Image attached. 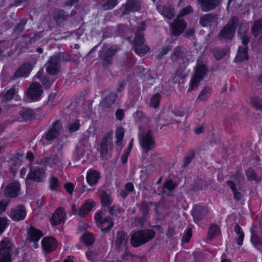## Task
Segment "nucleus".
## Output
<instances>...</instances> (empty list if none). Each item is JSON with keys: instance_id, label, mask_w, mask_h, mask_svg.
<instances>
[{"instance_id": "f257e3e1", "label": "nucleus", "mask_w": 262, "mask_h": 262, "mask_svg": "<svg viewBox=\"0 0 262 262\" xmlns=\"http://www.w3.org/2000/svg\"><path fill=\"white\" fill-rule=\"evenodd\" d=\"M101 209L98 211L95 215V219L99 224L98 226L103 233L108 232L114 225L113 218L110 216H106V210L112 205L113 199L110 195L103 191L100 195Z\"/></svg>"}, {"instance_id": "f03ea898", "label": "nucleus", "mask_w": 262, "mask_h": 262, "mask_svg": "<svg viewBox=\"0 0 262 262\" xmlns=\"http://www.w3.org/2000/svg\"><path fill=\"white\" fill-rule=\"evenodd\" d=\"M152 229L138 231L133 233L130 237V243L134 247H138L150 241L155 236Z\"/></svg>"}, {"instance_id": "7ed1b4c3", "label": "nucleus", "mask_w": 262, "mask_h": 262, "mask_svg": "<svg viewBox=\"0 0 262 262\" xmlns=\"http://www.w3.org/2000/svg\"><path fill=\"white\" fill-rule=\"evenodd\" d=\"M238 22V19L236 16H233L230 19L219 34L220 40L231 39L234 36Z\"/></svg>"}, {"instance_id": "20e7f679", "label": "nucleus", "mask_w": 262, "mask_h": 262, "mask_svg": "<svg viewBox=\"0 0 262 262\" xmlns=\"http://www.w3.org/2000/svg\"><path fill=\"white\" fill-rule=\"evenodd\" d=\"M13 245L8 238L0 242V262H12Z\"/></svg>"}, {"instance_id": "39448f33", "label": "nucleus", "mask_w": 262, "mask_h": 262, "mask_svg": "<svg viewBox=\"0 0 262 262\" xmlns=\"http://www.w3.org/2000/svg\"><path fill=\"white\" fill-rule=\"evenodd\" d=\"M113 132L107 133L102 138L100 143V154L103 159L107 160L111 157L110 149L112 143Z\"/></svg>"}, {"instance_id": "423d86ee", "label": "nucleus", "mask_w": 262, "mask_h": 262, "mask_svg": "<svg viewBox=\"0 0 262 262\" xmlns=\"http://www.w3.org/2000/svg\"><path fill=\"white\" fill-rule=\"evenodd\" d=\"M207 68L204 64H200L196 69L195 73L192 77L188 91L196 89L201 81L203 80L206 74Z\"/></svg>"}, {"instance_id": "0eeeda50", "label": "nucleus", "mask_w": 262, "mask_h": 262, "mask_svg": "<svg viewBox=\"0 0 262 262\" xmlns=\"http://www.w3.org/2000/svg\"><path fill=\"white\" fill-rule=\"evenodd\" d=\"M60 55L61 54H54L51 56L46 63V71L50 75H57L60 69Z\"/></svg>"}, {"instance_id": "6e6552de", "label": "nucleus", "mask_w": 262, "mask_h": 262, "mask_svg": "<svg viewBox=\"0 0 262 262\" xmlns=\"http://www.w3.org/2000/svg\"><path fill=\"white\" fill-rule=\"evenodd\" d=\"M120 50L118 45L112 46L100 56L102 60V64L104 67H108L113 62L114 57Z\"/></svg>"}, {"instance_id": "1a4fd4ad", "label": "nucleus", "mask_w": 262, "mask_h": 262, "mask_svg": "<svg viewBox=\"0 0 262 262\" xmlns=\"http://www.w3.org/2000/svg\"><path fill=\"white\" fill-rule=\"evenodd\" d=\"M142 2L141 0H127L125 5H122L123 10V15H128L131 12H138L141 9Z\"/></svg>"}, {"instance_id": "9d476101", "label": "nucleus", "mask_w": 262, "mask_h": 262, "mask_svg": "<svg viewBox=\"0 0 262 262\" xmlns=\"http://www.w3.org/2000/svg\"><path fill=\"white\" fill-rule=\"evenodd\" d=\"M140 143L142 148L146 152L154 148L155 142L150 130H148L145 135H143Z\"/></svg>"}, {"instance_id": "9b49d317", "label": "nucleus", "mask_w": 262, "mask_h": 262, "mask_svg": "<svg viewBox=\"0 0 262 262\" xmlns=\"http://www.w3.org/2000/svg\"><path fill=\"white\" fill-rule=\"evenodd\" d=\"M63 126L59 121H56L52 124L50 128L47 132L45 138L47 141H52L58 137Z\"/></svg>"}, {"instance_id": "f8f14e48", "label": "nucleus", "mask_w": 262, "mask_h": 262, "mask_svg": "<svg viewBox=\"0 0 262 262\" xmlns=\"http://www.w3.org/2000/svg\"><path fill=\"white\" fill-rule=\"evenodd\" d=\"M45 178V170L39 166L31 168L27 175V179L37 182H42Z\"/></svg>"}, {"instance_id": "ddd939ff", "label": "nucleus", "mask_w": 262, "mask_h": 262, "mask_svg": "<svg viewBox=\"0 0 262 262\" xmlns=\"http://www.w3.org/2000/svg\"><path fill=\"white\" fill-rule=\"evenodd\" d=\"M20 185L17 182L9 183L4 188L3 192L6 197L15 198L19 194Z\"/></svg>"}, {"instance_id": "4468645a", "label": "nucleus", "mask_w": 262, "mask_h": 262, "mask_svg": "<svg viewBox=\"0 0 262 262\" xmlns=\"http://www.w3.org/2000/svg\"><path fill=\"white\" fill-rule=\"evenodd\" d=\"M33 69V66L30 62H26L23 63L15 72L12 78L27 77Z\"/></svg>"}, {"instance_id": "2eb2a0df", "label": "nucleus", "mask_w": 262, "mask_h": 262, "mask_svg": "<svg viewBox=\"0 0 262 262\" xmlns=\"http://www.w3.org/2000/svg\"><path fill=\"white\" fill-rule=\"evenodd\" d=\"M26 216V209L23 205H20L12 208L10 211V216L15 221L23 220Z\"/></svg>"}, {"instance_id": "dca6fc26", "label": "nucleus", "mask_w": 262, "mask_h": 262, "mask_svg": "<svg viewBox=\"0 0 262 262\" xmlns=\"http://www.w3.org/2000/svg\"><path fill=\"white\" fill-rule=\"evenodd\" d=\"M128 240V236L126 233L123 231H118L115 242V245L117 249L120 251L125 248Z\"/></svg>"}, {"instance_id": "f3484780", "label": "nucleus", "mask_w": 262, "mask_h": 262, "mask_svg": "<svg viewBox=\"0 0 262 262\" xmlns=\"http://www.w3.org/2000/svg\"><path fill=\"white\" fill-rule=\"evenodd\" d=\"M187 24L183 19L177 17L171 24L172 34L175 36L180 35L186 28Z\"/></svg>"}, {"instance_id": "a211bd4d", "label": "nucleus", "mask_w": 262, "mask_h": 262, "mask_svg": "<svg viewBox=\"0 0 262 262\" xmlns=\"http://www.w3.org/2000/svg\"><path fill=\"white\" fill-rule=\"evenodd\" d=\"M43 250L47 252L54 251L57 247V242L53 237H46L41 241Z\"/></svg>"}, {"instance_id": "6ab92c4d", "label": "nucleus", "mask_w": 262, "mask_h": 262, "mask_svg": "<svg viewBox=\"0 0 262 262\" xmlns=\"http://www.w3.org/2000/svg\"><path fill=\"white\" fill-rule=\"evenodd\" d=\"M203 12H208L215 9L219 4L220 0H196Z\"/></svg>"}, {"instance_id": "aec40b11", "label": "nucleus", "mask_w": 262, "mask_h": 262, "mask_svg": "<svg viewBox=\"0 0 262 262\" xmlns=\"http://www.w3.org/2000/svg\"><path fill=\"white\" fill-rule=\"evenodd\" d=\"M66 213L61 208L56 209L50 218V222L53 226L60 224L66 218Z\"/></svg>"}, {"instance_id": "412c9836", "label": "nucleus", "mask_w": 262, "mask_h": 262, "mask_svg": "<svg viewBox=\"0 0 262 262\" xmlns=\"http://www.w3.org/2000/svg\"><path fill=\"white\" fill-rule=\"evenodd\" d=\"M28 94L31 99L37 100L42 94V90L41 85L36 82L33 83L29 88Z\"/></svg>"}, {"instance_id": "4be33fe9", "label": "nucleus", "mask_w": 262, "mask_h": 262, "mask_svg": "<svg viewBox=\"0 0 262 262\" xmlns=\"http://www.w3.org/2000/svg\"><path fill=\"white\" fill-rule=\"evenodd\" d=\"M117 97V94L115 92L111 93L102 99L100 103V106L104 110L111 108L115 102Z\"/></svg>"}, {"instance_id": "5701e85b", "label": "nucleus", "mask_w": 262, "mask_h": 262, "mask_svg": "<svg viewBox=\"0 0 262 262\" xmlns=\"http://www.w3.org/2000/svg\"><path fill=\"white\" fill-rule=\"evenodd\" d=\"M208 212V209L207 207L196 205L192 211V215L195 222H199L201 221L204 216Z\"/></svg>"}, {"instance_id": "b1692460", "label": "nucleus", "mask_w": 262, "mask_h": 262, "mask_svg": "<svg viewBox=\"0 0 262 262\" xmlns=\"http://www.w3.org/2000/svg\"><path fill=\"white\" fill-rule=\"evenodd\" d=\"M217 19V15L214 13H208L203 15L199 19V23L202 27L211 26L212 23Z\"/></svg>"}, {"instance_id": "393cba45", "label": "nucleus", "mask_w": 262, "mask_h": 262, "mask_svg": "<svg viewBox=\"0 0 262 262\" xmlns=\"http://www.w3.org/2000/svg\"><path fill=\"white\" fill-rule=\"evenodd\" d=\"M96 205L95 201L88 200L77 210H74V213L80 217H83L88 214Z\"/></svg>"}, {"instance_id": "a878e982", "label": "nucleus", "mask_w": 262, "mask_h": 262, "mask_svg": "<svg viewBox=\"0 0 262 262\" xmlns=\"http://www.w3.org/2000/svg\"><path fill=\"white\" fill-rule=\"evenodd\" d=\"M27 240L29 242H38L43 235L41 231L33 226L27 229Z\"/></svg>"}, {"instance_id": "bb28decb", "label": "nucleus", "mask_w": 262, "mask_h": 262, "mask_svg": "<svg viewBox=\"0 0 262 262\" xmlns=\"http://www.w3.org/2000/svg\"><path fill=\"white\" fill-rule=\"evenodd\" d=\"M69 16V14L61 9L55 10L53 14V17L58 26L63 24L68 19Z\"/></svg>"}, {"instance_id": "cd10ccee", "label": "nucleus", "mask_w": 262, "mask_h": 262, "mask_svg": "<svg viewBox=\"0 0 262 262\" xmlns=\"http://www.w3.org/2000/svg\"><path fill=\"white\" fill-rule=\"evenodd\" d=\"M212 92V90L209 86H205L200 91L198 97L195 100L196 103H199L201 102L206 101L210 97Z\"/></svg>"}, {"instance_id": "c85d7f7f", "label": "nucleus", "mask_w": 262, "mask_h": 262, "mask_svg": "<svg viewBox=\"0 0 262 262\" xmlns=\"http://www.w3.org/2000/svg\"><path fill=\"white\" fill-rule=\"evenodd\" d=\"M100 173L95 170H89L86 174V181L90 185L96 184L100 179Z\"/></svg>"}, {"instance_id": "c756f323", "label": "nucleus", "mask_w": 262, "mask_h": 262, "mask_svg": "<svg viewBox=\"0 0 262 262\" xmlns=\"http://www.w3.org/2000/svg\"><path fill=\"white\" fill-rule=\"evenodd\" d=\"M186 57V52L182 47H176L171 55V59L173 62H177L179 59H183Z\"/></svg>"}, {"instance_id": "7c9ffc66", "label": "nucleus", "mask_w": 262, "mask_h": 262, "mask_svg": "<svg viewBox=\"0 0 262 262\" xmlns=\"http://www.w3.org/2000/svg\"><path fill=\"white\" fill-rule=\"evenodd\" d=\"M248 47L239 46L238 49L237 54L235 57V61L241 62L248 59Z\"/></svg>"}, {"instance_id": "2f4dec72", "label": "nucleus", "mask_w": 262, "mask_h": 262, "mask_svg": "<svg viewBox=\"0 0 262 262\" xmlns=\"http://www.w3.org/2000/svg\"><path fill=\"white\" fill-rule=\"evenodd\" d=\"M106 211H107L111 215L117 217H119L121 214L124 212V209L116 204L112 205Z\"/></svg>"}, {"instance_id": "473e14b6", "label": "nucleus", "mask_w": 262, "mask_h": 262, "mask_svg": "<svg viewBox=\"0 0 262 262\" xmlns=\"http://www.w3.org/2000/svg\"><path fill=\"white\" fill-rule=\"evenodd\" d=\"M19 115L24 121L32 120L35 117L33 111L29 108H23L19 111Z\"/></svg>"}, {"instance_id": "72a5a7b5", "label": "nucleus", "mask_w": 262, "mask_h": 262, "mask_svg": "<svg viewBox=\"0 0 262 262\" xmlns=\"http://www.w3.org/2000/svg\"><path fill=\"white\" fill-rule=\"evenodd\" d=\"M262 31V18L255 20L251 27V32L255 37H257Z\"/></svg>"}, {"instance_id": "f704fd0d", "label": "nucleus", "mask_w": 262, "mask_h": 262, "mask_svg": "<svg viewBox=\"0 0 262 262\" xmlns=\"http://www.w3.org/2000/svg\"><path fill=\"white\" fill-rule=\"evenodd\" d=\"M34 78L40 79L42 84L47 86H49L53 83V81L49 80L47 76H43V70H40L34 77Z\"/></svg>"}, {"instance_id": "c9c22d12", "label": "nucleus", "mask_w": 262, "mask_h": 262, "mask_svg": "<svg viewBox=\"0 0 262 262\" xmlns=\"http://www.w3.org/2000/svg\"><path fill=\"white\" fill-rule=\"evenodd\" d=\"M234 231L238 235L236 238V244L241 246L244 239V233L239 226L236 224L234 228Z\"/></svg>"}, {"instance_id": "e433bc0d", "label": "nucleus", "mask_w": 262, "mask_h": 262, "mask_svg": "<svg viewBox=\"0 0 262 262\" xmlns=\"http://www.w3.org/2000/svg\"><path fill=\"white\" fill-rule=\"evenodd\" d=\"M161 13L163 16L169 19L174 16V9L170 6H163Z\"/></svg>"}, {"instance_id": "4c0bfd02", "label": "nucleus", "mask_w": 262, "mask_h": 262, "mask_svg": "<svg viewBox=\"0 0 262 262\" xmlns=\"http://www.w3.org/2000/svg\"><path fill=\"white\" fill-rule=\"evenodd\" d=\"M228 52L227 49L224 48H215L213 49V56L217 60H221L224 58Z\"/></svg>"}, {"instance_id": "58836bf2", "label": "nucleus", "mask_w": 262, "mask_h": 262, "mask_svg": "<svg viewBox=\"0 0 262 262\" xmlns=\"http://www.w3.org/2000/svg\"><path fill=\"white\" fill-rule=\"evenodd\" d=\"M227 183L233 193L234 199L236 201H239L240 200H241L242 194L241 192H238L237 190L236 185L234 184V183L231 181H228L227 182Z\"/></svg>"}, {"instance_id": "ea45409f", "label": "nucleus", "mask_w": 262, "mask_h": 262, "mask_svg": "<svg viewBox=\"0 0 262 262\" xmlns=\"http://www.w3.org/2000/svg\"><path fill=\"white\" fill-rule=\"evenodd\" d=\"M149 47L147 45L134 46V51L136 54L142 56L146 54L149 51Z\"/></svg>"}, {"instance_id": "a19ab883", "label": "nucleus", "mask_w": 262, "mask_h": 262, "mask_svg": "<svg viewBox=\"0 0 262 262\" xmlns=\"http://www.w3.org/2000/svg\"><path fill=\"white\" fill-rule=\"evenodd\" d=\"M220 233V229L216 225H212L209 228L208 236L210 240H212L214 237Z\"/></svg>"}, {"instance_id": "79ce46f5", "label": "nucleus", "mask_w": 262, "mask_h": 262, "mask_svg": "<svg viewBox=\"0 0 262 262\" xmlns=\"http://www.w3.org/2000/svg\"><path fill=\"white\" fill-rule=\"evenodd\" d=\"M124 135V130L123 128L121 126H119L117 128L116 132V136L117 138L116 143L117 146L121 145Z\"/></svg>"}, {"instance_id": "37998d69", "label": "nucleus", "mask_w": 262, "mask_h": 262, "mask_svg": "<svg viewBox=\"0 0 262 262\" xmlns=\"http://www.w3.org/2000/svg\"><path fill=\"white\" fill-rule=\"evenodd\" d=\"M23 156L21 155L17 154L14 156L11 159V162L12 163L10 166V169L13 171L14 167H18L20 165L21 163Z\"/></svg>"}, {"instance_id": "c03bdc74", "label": "nucleus", "mask_w": 262, "mask_h": 262, "mask_svg": "<svg viewBox=\"0 0 262 262\" xmlns=\"http://www.w3.org/2000/svg\"><path fill=\"white\" fill-rule=\"evenodd\" d=\"M250 103L256 110L262 111V99L260 98L252 97L250 99Z\"/></svg>"}, {"instance_id": "a18cd8bd", "label": "nucleus", "mask_w": 262, "mask_h": 262, "mask_svg": "<svg viewBox=\"0 0 262 262\" xmlns=\"http://www.w3.org/2000/svg\"><path fill=\"white\" fill-rule=\"evenodd\" d=\"M53 162L52 158V157H50L41 159L38 160L37 163L41 165L45 166H49L51 167H53L55 165Z\"/></svg>"}, {"instance_id": "49530a36", "label": "nucleus", "mask_w": 262, "mask_h": 262, "mask_svg": "<svg viewBox=\"0 0 262 262\" xmlns=\"http://www.w3.org/2000/svg\"><path fill=\"white\" fill-rule=\"evenodd\" d=\"M144 33H135V38L134 40V46L136 45H143L145 42V38L144 37Z\"/></svg>"}, {"instance_id": "de8ad7c7", "label": "nucleus", "mask_w": 262, "mask_h": 262, "mask_svg": "<svg viewBox=\"0 0 262 262\" xmlns=\"http://www.w3.org/2000/svg\"><path fill=\"white\" fill-rule=\"evenodd\" d=\"M50 188L52 191H57L59 186L58 179L54 177L51 176L49 181Z\"/></svg>"}, {"instance_id": "09e8293b", "label": "nucleus", "mask_w": 262, "mask_h": 262, "mask_svg": "<svg viewBox=\"0 0 262 262\" xmlns=\"http://www.w3.org/2000/svg\"><path fill=\"white\" fill-rule=\"evenodd\" d=\"M81 239L87 246L92 245L94 241L93 234L89 233L84 234L82 236Z\"/></svg>"}, {"instance_id": "8fccbe9b", "label": "nucleus", "mask_w": 262, "mask_h": 262, "mask_svg": "<svg viewBox=\"0 0 262 262\" xmlns=\"http://www.w3.org/2000/svg\"><path fill=\"white\" fill-rule=\"evenodd\" d=\"M161 98V96L160 94H156L150 99V105L155 108H157L159 106Z\"/></svg>"}, {"instance_id": "3c124183", "label": "nucleus", "mask_w": 262, "mask_h": 262, "mask_svg": "<svg viewBox=\"0 0 262 262\" xmlns=\"http://www.w3.org/2000/svg\"><path fill=\"white\" fill-rule=\"evenodd\" d=\"M117 4V0H107L106 3L102 5V8L105 11L111 10L113 9Z\"/></svg>"}, {"instance_id": "603ef678", "label": "nucleus", "mask_w": 262, "mask_h": 262, "mask_svg": "<svg viewBox=\"0 0 262 262\" xmlns=\"http://www.w3.org/2000/svg\"><path fill=\"white\" fill-rule=\"evenodd\" d=\"M195 155V151L194 150H191L188 155L186 156L183 160V167H186L194 158Z\"/></svg>"}, {"instance_id": "864d4df0", "label": "nucleus", "mask_w": 262, "mask_h": 262, "mask_svg": "<svg viewBox=\"0 0 262 262\" xmlns=\"http://www.w3.org/2000/svg\"><path fill=\"white\" fill-rule=\"evenodd\" d=\"M54 165H59L62 161V154L58 151L56 154L51 156Z\"/></svg>"}, {"instance_id": "5fc2aeb1", "label": "nucleus", "mask_w": 262, "mask_h": 262, "mask_svg": "<svg viewBox=\"0 0 262 262\" xmlns=\"http://www.w3.org/2000/svg\"><path fill=\"white\" fill-rule=\"evenodd\" d=\"M172 49V46L171 45H168L165 47H163L162 49L159 51L158 55L157 56V58L158 60H160L164 55L167 54Z\"/></svg>"}, {"instance_id": "6e6d98bb", "label": "nucleus", "mask_w": 262, "mask_h": 262, "mask_svg": "<svg viewBox=\"0 0 262 262\" xmlns=\"http://www.w3.org/2000/svg\"><path fill=\"white\" fill-rule=\"evenodd\" d=\"M79 127V121L78 119H75L72 123L69 124L68 130L70 132L72 133L78 130Z\"/></svg>"}, {"instance_id": "4d7b16f0", "label": "nucleus", "mask_w": 262, "mask_h": 262, "mask_svg": "<svg viewBox=\"0 0 262 262\" xmlns=\"http://www.w3.org/2000/svg\"><path fill=\"white\" fill-rule=\"evenodd\" d=\"M15 93V88H11L8 90L5 93L4 96V99L6 101H8L11 100Z\"/></svg>"}, {"instance_id": "13d9d810", "label": "nucleus", "mask_w": 262, "mask_h": 262, "mask_svg": "<svg viewBox=\"0 0 262 262\" xmlns=\"http://www.w3.org/2000/svg\"><path fill=\"white\" fill-rule=\"evenodd\" d=\"M26 23L27 20L26 19L21 20L15 26L14 31L19 33L22 32L24 30V27Z\"/></svg>"}, {"instance_id": "bf43d9fd", "label": "nucleus", "mask_w": 262, "mask_h": 262, "mask_svg": "<svg viewBox=\"0 0 262 262\" xmlns=\"http://www.w3.org/2000/svg\"><path fill=\"white\" fill-rule=\"evenodd\" d=\"M231 178L234 179L236 184L239 185L244 180V177L239 171H236Z\"/></svg>"}, {"instance_id": "052dcab7", "label": "nucleus", "mask_w": 262, "mask_h": 262, "mask_svg": "<svg viewBox=\"0 0 262 262\" xmlns=\"http://www.w3.org/2000/svg\"><path fill=\"white\" fill-rule=\"evenodd\" d=\"M140 210L142 212V215L144 216L148 214L149 212L148 204L146 202H143L141 205Z\"/></svg>"}, {"instance_id": "680f3d73", "label": "nucleus", "mask_w": 262, "mask_h": 262, "mask_svg": "<svg viewBox=\"0 0 262 262\" xmlns=\"http://www.w3.org/2000/svg\"><path fill=\"white\" fill-rule=\"evenodd\" d=\"M193 11L192 8L191 6H187L186 7L182 9L179 13L178 17H181L186 15L189 14Z\"/></svg>"}, {"instance_id": "e2e57ef3", "label": "nucleus", "mask_w": 262, "mask_h": 262, "mask_svg": "<svg viewBox=\"0 0 262 262\" xmlns=\"http://www.w3.org/2000/svg\"><path fill=\"white\" fill-rule=\"evenodd\" d=\"M8 225L7 219L0 217V235L5 231Z\"/></svg>"}, {"instance_id": "0e129e2a", "label": "nucleus", "mask_w": 262, "mask_h": 262, "mask_svg": "<svg viewBox=\"0 0 262 262\" xmlns=\"http://www.w3.org/2000/svg\"><path fill=\"white\" fill-rule=\"evenodd\" d=\"M251 242L254 246L259 245L262 244L261 240L256 234L254 233H252Z\"/></svg>"}, {"instance_id": "69168bd1", "label": "nucleus", "mask_w": 262, "mask_h": 262, "mask_svg": "<svg viewBox=\"0 0 262 262\" xmlns=\"http://www.w3.org/2000/svg\"><path fill=\"white\" fill-rule=\"evenodd\" d=\"M246 174L249 180L253 181L256 179V175L252 169L247 170L246 171Z\"/></svg>"}, {"instance_id": "338daca9", "label": "nucleus", "mask_w": 262, "mask_h": 262, "mask_svg": "<svg viewBox=\"0 0 262 262\" xmlns=\"http://www.w3.org/2000/svg\"><path fill=\"white\" fill-rule=\"evenodd\" d=\"M164 187L168 190L171 191L177 187V185L172 180H168L164 184Z\"/></svg>"}, {"instance_id": "774afa93", "label": "nucleus", "mask_w": 262, "mask_h": 262, "mask_svg": "<svg viewBox=\"0 0 262 262\" xmlns=\"http://www.w3.org/2000/svg\"><path fill=\"white\" fill-rule=\"evenodd\" d=\"M248 30V26L245 23L242 22L239 26L238 35H244V33L246 31Z\"/></svg>"}]
</instances>
